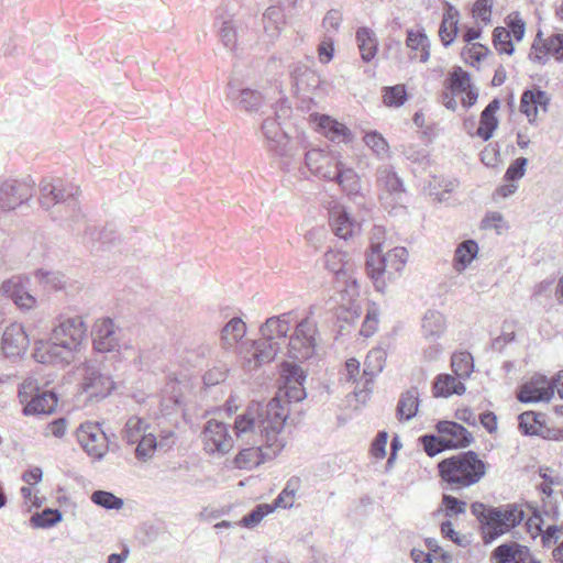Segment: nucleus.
Wrapping results in <instances>:
<instances>
[{
  "instance_id": "obj_11",
  "label": "nucleus",
  "mask_w": 563,
  "mask_h": 563,
  "mask_svg": "<svg viewBox=\"0 0 563 563\" xmlns=\"http://www.w3.org/2000/svg\"><path fill=\"white\" fill-rule=\"evenodd\" d=\"M279 352L278 346L269 341H247L239 346L238 357L241 366L246 371H254L275 358Z\"/></svg>"
},
{
  "instance_id": "obj_12",
  "label": "nucleus",
  "mask_w": 563,
  "mask_h": 563,
  "mask_svg": "<svg viewBox=\"0 0 563 563\" xmlns=\"http://www.w3.org/2000/svg\"><path fill=\"white\" fill-rule=\"evenodd\" d=\"M201 439L203 448L209 454L224 455L230 452L234 445L228 424L216 419L207 421L201 433Z\"/></svg>"
},
{
  "instance_id": "obj_15",
  "label": "nucleus",
  "mask_w": 563,
  "mask_h": 563,
  "mask_svg": "<svg viewBox=\"0 0 563 563\" xmlns=\"http://www.w3.org/2000/svg\"><path fill=\"white\" fill-rule=\"evenodd\" d=\"M236 431V429L234 428ZM235 435L239 440L245 441L247 443H252L251 448L243 449L239 452V454L234 459V463L239 468H252L261 463H263L266 459H271L275 456L280 451H274L273 448L268 446L265 439L258 437L256 440L240 438L235 432Z\"/></svg>"
},
{
  "instance_id": "obj_59",
  "label": "nucleus",
  "mask_w": 563,
  "mask_h": 563,
  "mask_svg": "<svg viewBox=\"0 0 563 563\" xmlns=\"http://www.w3.org/2000/svg\"><path fill=\"white\" fill-rule=\"evenodd\" d=\"M527 165L528 159L526 157H519L516 161H514L506 170V180L516 181L521 179L526 174Z\"/></svg>"
},
{
  "instance_id": "obj_9",
  "label": "nucleus",
  "mask_w": 563,
  "mask_h": 563,
  "mask_svg": "<svg viewBox=\"0 0 563 563\" xmlns=\"http://www.w3.org/2000/svg\"><path fill=\"white\" fill-rule=\"evenodd\" d=\"M93 346L98 352H112L130 345L124 341V332L112 319L101 318L97 320L92 329Z\"/></svg>"
},
{
  "instance_id": "obj_61",
  "label": "nucleus",
  "mask_w": 563,
  "mask_h": 563,
  "mask_svg": "<svg viewBox=\"0 0 563 563\" xmlns=\"http://www.w3.org/2000/svg\"><path fill=\"white\" fill-rule=\"evenodd\" d=\"M442 506L444 507L446 516L464 514L466 510V503L450 495L443 496Z\"/></svg>"
},
{
  "instance_id": "obj_31",
  "label": "nucleus",
  "mask_w": 563,
  "mask_h": 563,
  "mask_svg": "<svg viewBox=\"0 0 563 563\" xmlns=\"http://www.w3.org/2000/svg\"><path fill=\"white\" fill-rule=\"evenodd\" d=\"M246 334V324L241 318H232L222 328L220 334L221 346L230 350L238 345Z\"/></svg>"
},
{
  "instance_id": "obj_1",
  "label": "nucleus",
  "mask_w": 563,
  "mask_h": 563,
  "mask_svg": "<svg viewBox=\"0 0 563 563\" xmlns=\"http://www.w3.org/2000/svg\"><path fill=\"white\" fill-rule=\"evenodd\" d=\"M280 376L283 386L273 399L265 405L252 401L245 411L235 418V429L240 438L256 440L262 437L275 452L282 451L285 446L282 433L289 409L283 402V398L298 402L307 396L303 387L306 374L300 366L286 362L282 365Z\"/></svg>"
},
{
  "instance_id": "obj_60",
  "label": "nucleus",
  "mask_w": 563,
  "mask_h": 563,
  "mask_svg": "<svg viewBox=\"0 0 563 563\" xmlns=\"http://www.w3.org/2000/svg\"><path fill=\"white\" fill-rule=\"evenodd\" d=\"M494 0H476L473 7V15L484 23H489Z\"/></svg>"
},
{
  "instance_id": "obj_51",
  "label": "nucleus",
  "mask_w": 563,
  "mask_h": 563,
  "mask_svg": "<svg viewBox=\"0 0 563 563\" xmlns=\"http://www.w3.org/2000/svg\"><path fill=\"white\" fill-rule=\"evenodd\" d=\"M62 512L57 509L46 508L41 514H35L31 522L37 528H48L62 521Z\"/></svg>"
},
{
  "instance_id": "obj_13",
  "label": "nucleus",
  "mask_w": 563,
  "mask_h": 563,
  "mask_svg": "<svg viewBox=\"0 0 563 563\" xmlns=\"http://www.w3.org/2000/svg\"><path fill=\"white\" fill-rule=\"evenodd\" d=\"M34 181L31 178L9 179L0 185V209L13 210L33 196Z\"/></svg>"
},
{
  "instance_id": "obj_28",
  "label": "nucleus",
  "mask_w": 563,
  "mask_h": 563,
  "mask_svg": "<svg viewBox=\"0 0 563 563\" xmlns=\"http://www.w3.org/2000/svg\"><path fill=\"white\" fill-rule=\"evenodd\" d=\"M499 107L500 102L498 99L490 101L481 114L477 130L474 133L468 131V133L472 136L482 139L483 141H488L493 136L495 130L498 128V119L496 113L499 110Z\"/></svg>"
},
{
  "instance_id": "obj_37",
  "label": "nucleus",
  "mask_w": 563,
  "mask_h": 563,
  "mask_svg": "<svg viewBox=\"0 0 563 563\" xmlns=\"http://www.w3.org/2000/svg\"><path fill=\"white\" fill-rule=\"evenodd\" d=\"M545 51L544 54L541 53V48L533 46L536 49V54L531 56L534 60L538 63H545L547 55L553 56L558 60L563 59V34H554L551 35L549 38L544 41V44L542 46Z\"/></svg>"
},
{
  "instance_id": "obj_16",
  "label": "nucleus",
  "mask_w": 563,
  "mask_h": 563,
  "mask_svg": "<svg viewBox=\"0 0 563 563\" xmlns=\"http://www.w3.org/2000/svg\"><path fill=\"white\" fill-rule=\"evenodd\" d=\"M338 155L342 154L338 151L328 153L320 148H312L306 153L305 164L313 175L327 180H334Z\"/></svg>"
},
{
  "instance_id": "obj_44",
  "label": "nucleus",
  "mask_w": 563,
  "mask_h": 563,
  "mask_svg": "<svg viewBox=\"0 0 563 563\" xmlns=\"http://www.w3.org/2000/svg\"><path fill=\"white\" fill-rule=\"evenodd\" d=\"M451 366L459 378L465 379L474 369L473 357L468 352H455L452 355Z\"/></svg>"
},
{
  "instance_id": "obj_26",
  "label": "nucleus",
  "mask_w": 563,
  "mask_h": 563,
  "mask_svg": "<svg viewBox=\"0 0 563 563\" xmlns=\"http://www.w3.org/2000/svg\"><path fill=\"white\" fill-rule=\"evenodd\" d=\"M334 180L349 195L362 192V180L360 175L350 166L343 155L336 156V172Z\"/></svg>"
},
{
  "instance_id": "obj_57",
  "label": "nucleus",
  "mask_w": 563,
  "mask_h": 563,
  "mask_svg": "<svg viewBox=\"0 0 563 563\" xmlns=\"http://www.w3.org/2000/svg\"><path fill=\"white\" fill-rule=\"evenodd\" d=\"M274 511V507L267 504L258 505L250 515L245 516L240 525L246 528L256 527L268 514Z\"/></svg>"
},
{
  "instance_id": "obj_53",
  "label": "nucleus",
  "mask_w": 563,
  "mask_h": 563,
  "mask_svg": "<svg viewBox=\"0 0 563 563\" xmlns=\"http://www.w3.org/2000/svg\"><path fill=\"white\" fill-rule=\"evenodd\" d=\"M137 446L135 449V455L140 461L146 462L148 461L157 448V441L152 433H147L142 437L137 442Z\"/></svg>"
},
{
  "instance_id": "obj_27",
  "label": "nucleus",
  "mask_w": 563,
  "mask_h": 563,
  "mask_svg": "<svg viewBox=\"0 0 563 563\" xmlns=\"http://www.w3.org/2000/svg\"><path fill=\"white\" fill-rule=\"evenodd\" d=\"M406 46L410 51V59L427 63L430 59V40L421 30H408Z\"/></svg>"
},
{
  "instance_id": "obj_52",
  "label": "nucleus",
  "mask_w": 563,
  "mask_h": 563,
  "mask_svg": "<svg viewBox=\"0 0 563 563\" xmlns=\"http://www.w3.org/2000/svg\"><path fill=\"white\" fill-rule=\"evenodd\" d=\"M91 500L106 509L119 510L123 507V500L110 492L96 490L91 495Z\"/></svg>"
},
{
  "instance_id": "obj_48",
  "label": "nucleus",
  "mask_w": 563,
  "mask_h": 563,
  "mask_svg": "<svg viewBox=\"0 0 563 563\" xmlns=\"http://www.w3.org/2000/svg\"><path fill=\"white\" fill-rule=\"evenodd\" d=\"M147 424L137 417H131L126 423L123 431L124 439L131 443H136L143 435L147 434Z\"/></svg>"
},
{
  "instance_id": "obj_8",
  "label": "nucleus",
  "mask_w": 563,
  "mask_h": 563,
  "mask_svg": "<svg viewBox=\"0 0 563 563\" xmlns=\"http://www.w3.org/2000/svg\"><path fill=\"white\" fill-rule=\"evenodd\" d=\"M19 398L24 404V415L51 413L57 406V397L52 391H40L35 380L26 379L19 390Z\"/></svg>"
},
{
  "instance_id": "obj_29",
  "label": "nucleus",
  "mask_w": 563,
  "mask_h": 563,
  "mask_svg": "<svg viewBox=\"0 0 563 563\" xmlns=\"http://www.w3.org/2000/svg\"><path fill=\"white\" fill-rule=\"evenodd\" d=\"M493 555L497 563H526L529 549L517 542H509L497 547Z\"/></svg>"
},
{
  "instance_id": "obj_30",
  "label": "nucleus",
  "mask_w": 563,
  "mask_h": 563,
  "mask_svg": "<svg viewBox=\"0 0 563 563\" xmlns=\"http://www.w3.org/2000/svg\"><path fill=\"white\" fill-rule=\"evenodd\" d=\"M446 329V320L445 317L439 311H428L421 324V331L423 338L428 342L437 341Z\"/></svg>"
},
{
  "instance_id": "obj_54",
  "label": "nucleus",
  "mask_w": 563,
  "mask_h": 563,
  "mask_svg": "<svg viewBox=\"0 0 563 563\" xmlns=\"http://www.w3.org/2000/svg\"><path fill=\"white\" fill-rule=\"evenodd\" d=\"M379 323V309L375 303H372L367 308L366 317L363 321L360 333L365 336H372L378 328Z\"/></svg>"
},
{
  "instance_id": "obj_18",
  "label": "nucleus",
  "mask_w": 563,
  "mask_h": 563,
  "mask_svg": "<svg viewBox=\"0 0 563 563\" xmlns=\"http://www.w3.org/2000/svg\"><path fill=\"white\" fill-rule=\"evenodd\" d=\"M553 397V387L550 380L543 375H534L525 383L518 394L521 402L550 401Z\"/></svg>"
},
{
  "instance_id": "obj_2",
  "label": "nucleus",
  "mask_w": 563,
  "mask_h": 563,
  "mask_svg": "<svg viewBox=\"0 0 563 563\" xmlns=\"http://www.w3.org/2000/svg\"><path fill=\"white\" fill-rule=\"evenodd\" d=\"M87 327L81 317L59 320L48 340L35 342L34 357L40 363H69L80 351Z\"/></svg>"
},
{
  "instance_id": "obj_56",
  "label": "nucleus",
  "mask_w": 563,
  "mask_h": 563,
  "mask_svg": "<svg viewBox=\"0 0 563 563\" xmlns=\"http://www.w3.org/2000/svg\"><path fill=\"white\" fill-rule=\"evenodd\" d=\"M495 48L501 54L511 55L514 53V44L511 42L510 32L505 27H496L494 31Z\"/></svg>"
},
{
  "instance_id": "obj_64",
  "label": "nucleus",
  "mask_w": 563,
  "mask_h": 563,
  "mask_svg": "<svg viewBox=\"0 0 563 563\" xmlns=\"http://www.w3.org/2000/svg\"><path fill=\"white\" fill-rule=\"evenodd\" d=\"M14 303L22 310H32L36 307L37 300L23 288L15 295Z\"/></svg>"
},
{
  "instance_id": "obj_34",
  "label": "nucleus",
  "mask_w": 563,
  "mask_h": 563,
  "mask_svg": "<svg viewBox=\"0 0 563 563\" xmlns=\"http://www.w3.org/2000/svg\"><path fill=\"white\" fill-rule=\"evenodd\" d=\"M230 366L227 362L213 358L211 360L202 375V382L206 387H212L224 383L230 374Z\"/></svg>"
},
{
  "instance_id": "obj_10",
  "label": "nucleus",
  "mask_w": 563,
  "mask_h": 563,
  "mask_svg": "<svg viewBox=\"0 0 563 563\" xmlns=\"http://www.w3.org/2000/svg\"><path fill=\"white\" fill-rule=\"evenodd\" d=\"M79 194V187L62 179H43L40 183V205L49 211L57 205L70 202Z\"/></svg>"
},
{
  "instance_id": "obj_3",
  "label": "nucleus",
  "mask_w": 563,
  "mask_h": 563,
  "mask_svg": "<svg viewBox=\"0 0 563 563\" xmlns=\"http://www.w3.org/2000/svg\"><path fill=\"white\" fill-rule=\"evenodd\" d=\"M407 250L395 247L387 252L382 244H373L366 266L369 277L378 291H384L404 271L407 263Z\"/></svg>"
},
{
  "instance_id": "obj_23",
  "label": "nucleus",
  "mask_w": 563,
  "mask_h": 563,
  "mask_svg": "<svg viewBox=\"0 0 563 563\" xmlns=\"http://www.w3.org/2000/svg\"><path fill=\"white\" fill-rule=\"evenodd\" d=\"M550 97L543 90H526L520 100V111L527 117L529 123H534L540 113H547Z\"/></svg>"
},
{
  "instance_id": "obj_55",
  "label": "nucleus",
  "mask_w": 563,
  "mask_h": 563,
  "mask_svg": "<svg viewBox=\"0 0 563 563\" xmlns=\"http://www.w3.org/2000/svg\"><path fill=\"white\" fill-rule=\"evenodd\" d=\"M384 103L387 107H400L407 99V92L404 85H396L394 87L385 88Z\"/></svg>"
},
{
  "instance_id": "obj_21",
  "label": "nucleus",
  "mask_w": 563,
  "mask_h": 563,
  "mask_svg": "<svg viewBox=\"0 0 563 563\" xmlns=\"http://www.w3.org/2000/svg\"><path fill=\"white\" fill-rule=\"evenodd\" d=\"M449 89L453 96H461L465 108L472 107L478 98V93L472 87L468 73L461 67L454 69L450 75Z\"/></svg>"
},
{
  "instance_id": "obj_35",
  "label": "nucleus",
  "mask_w": 563,
  "mask_h": 563,
  "mask_svg": "<svg viewBox=\"0 0 563 563\" xmlns=\"http://www.w3.org/2000/svg\"><path fill=\"white\" fill-rule=\"evenodd\" d=\"M262 131L265 139L272 144V147L284 153L287 145V135L284 133L275 119L268 118L262 124Z\"/></svg>"
},
{
  "instance_id": "obj_22",
  "label": "nucleus",
  "mask_w": 563,
  "mask_h": 563,
  "mask_svg": "<svg viewBox=\"0 0 563 563\" xmlns=\"http://www.w3.org/2000/svg\"><path fill=\"white\" fill-rule=\"evenodd\" d=\"M113 388L110 377L102 375L95 368L87 367L84 374L82 391L90 400H98L108 396Z\"/></svg>"
},
{
  "instance_id": "obj_49",
  "label": "nucleus",
  "mask_w": 563,
  "mask_h": 563,
  "mask_svg": "<svg viewBox=\"0 0 563 563\" xmlns=\"http://www.w3.org/2000/svg\"><path fill=\"white\" fill-rule=\"evenodd\" d=\"M363 141H364L365 145L369 150H372L373 153L375 155H377L378 157L384 158V157L388 156L389 145L380 133H378L376 131L367 132L364 135Z\"/></svg>"
},
{
  "instance_id": "obj_36",
  "label": "nucleus",
  "mask_w": 563,
  "mask_h": 563,
  "mask_svg": "<svg viewBox=\"0 0 563 563\" xmlns=\"http://www.w3.org/2000/svg\"><path fill=\"white\" fill-rule=\"evenodd\" d=\"M418 407L419 391L417 388H411L401 395L397 406V416L400 420H410L417 415Z\"/></svg>"
},
{
  "instance_id": "obj_19",
  "label": "nucleus",
  "mask_w": 563,
  "mask_h": 563,
  "mask_svg": "<svg viewBox=\"0 0 563 563\" xmlns=\"http://www.w3.org/2000/svg\"><path fill=\"white\" fill-rule=\"evenodd\" d=\"M294 321L292 312H285L279 316L268 318L261 327L262 341H269L272 345L280 349L278 340L286 341L287 333Z\"/></svg>"
},
{
  "instance_id": "obj_20",
  "label": "nucleus",
  "mask_w": 563,
  "mask_h": 563,
  "mask_svg": "<svg viewBox=\"0 0 563 563\" xmlns=\"http://www.w3.org/2000/svg\"><path fill=\"white\" fill-rule=\"evenodd\" d=\"M437 429L445 449L465 448L473 441L472 433L456 422L440 421Z\"/></svg>"
},
{
  "instance_id": "obj_62",
  "label": "nucleus",
  "mask_w": 563,
  "mask_h": 563,
  "mask_svg": "<svg viewBox=\"0 0 563 563\" xmlns=\"http://www.w3.org/2000/svg\"><path fill=\"white\" fill-rule=\"evenodd\" d=\"M37 277L42 283L54 289H60L65 285V277L58 272L38 271Z\"/></svg>"
},
{
  "instance_id": "obj_47",
  "label": "nucleus",
  "mask_w": 563,
  "mask_h": 563,
  "mask_svg": "<svg viewBox=\"0 0 563 563\" xmlns=\"http://www.w3.org/2000/svg\"><path fill=\"white\" fill-rule=\"evenodd\" d=\"M386 361L385 350L377 347L368 352L364 363V375L374 376L382 372Z\"/></svg>"
},
{
  "instance_id": "obj_45",
  "label": "nucleus",
  "mask_w": 563,
  "mask_h": 563,
  "mask_svg": "<svg viewBox=\"0 0 563 563\" xmlns=\"http://www.w3.org/2000/svg\"><path fill=\"white\" fill-rule=\"evenodd\" d=\"M300 488V479L298 477H291L285 488L282 490V493L278 495V497L275 500V504L272 505L275 508H291L296 500L297 492Z\"/></svg>"
},
{
  "instance_id": "obj_63",
  "label": "nucleus",
  "mask_w": 563,
  "mask_h": 563,
  "mask_svg": "<svg viewBox=\"0 0 563 563\" xmlns=\"http://www.w3.org/2000/svg\"><path fill=\"white\" fill-rule=\"evenodd\" d=\"M441 532L445 538L450 539L457 545L465 547L468 544L467 538L455 531L451 521L442 522Z\"/></svg>"
},
{
  "instance_id": "obj_42",
  "label": "nucleus",
  "mask_w": 563,
  "mask_h": 563,
  "mask_svg": "<svg viewBox=\"0 0 563 563\" xmlns=\"http://www.w3.org/2000/svg\"><path fill=\"white\" fill-rule=\"evenodd\" d=\"M324 262L327 268L335 275L345 274V272L352 268L349 255L345 252L338 250L327 252Z\"/></svg>"
},
{
  "instance_id": "obj_50",
  "label": "nucleus",
  "mask_w": 563,
  "mask_h": 563,
  "mask_svg": "<svg viewBox=\"0 0 563 563\" xmlns=\"http://www.w3.org/2000/svg\"><path fill=\"white\" fill-rule=\"evenodd\" d=\"M519 420V429L522 431V433L528 435H536L539 434L542 424L539 420V416L534 413L533 411H527L521 413L518 417Z\"/></svg>"
},
{
  "instance_id": "obj_25",
  "label": "nucleus",
  "mask_w": 563,
  "mask_h": 563,
  "mask_svg": "<svg viewBox=\"0 0 563 563\" xmlns=\"http://www.w3.org/2000/svg\"><path fill=\"white\" fill-rule=\"evenodd\" d=\"M330 222L335 235L344 240L352 238L361 229L360 222L343 206H334L330 210Z\"/></svg>"
},
{
  "instance_id": "obj_41",
  "label": "nucleus",
  "mask_w": 563,
  "mask_h": 563,
  "mask_svg": "<svg viewBox=\"0 0 563 563\" xmlns=\"http://www.w3.org/2000/svg\"><path fill=\"white\" fill-rule=\"evenodd\" d=\"M457 12L449 9L444 14L439 29V36L444 46L451 45L457 34Z\"/></svg>"
},
{
  "instance_id": "obj_58",
  "label": "nucleus",
  "mask_w": 563,
  "mask_h": 563,
  "mask_svg": "<svg viewBox=\"0 0 563 563\" xmlns=\"http://www.w3.org/2000/svg\"><path fill=\"white\" fill-rule=\"evenodd\" d=\"M220 37L224 46L231 51L238 46V33L233 21H224L220 29Z\"/></svg>"
},
{
  "instance_id": "obj_40",
  "label": "nucleus",
  "mask_w": 563,
  "mask_h": 563,
  "mask_svg": "<svg viewBox=\"0 0 563 563\" xmlns=\"http://www.w3.org/2000/svg\"><path fill=\"white\" fill-rule=\"evenodd\" d=\"M356 41L362 58L365 62L372 60L377 52V41L374 32L367 27H361L356 32Z\"/></svg>"
},
{
  "instance_id": "obj_43",
  "label": "nucleus",
  "mask_w": 563,
  "mask_h": 563,
  "mask_svg": "<svg viewBox=\"0 0 563 563\" xmlns=\"http://www.w3.org/2000/svg\"><path fill=\"white\" fill-rule=\"evenodd\" d=\"M236 100L240 108L251 113L257 112L264 104L262 93L250 88L242 89Z\"/></svg>"
},
{
  "instance_id": "obj_32",
  "label": "nucleus",
  "mask_w": 563,
  "mask_h": 563,
  "mask_svg": "<svg viewBox=\"0 0 563 563\" xmlns=\"http://www.w3.org/2000/svg\"><path fill=\"white\" fill-rule=\"evenodd\" d=\"M377 186L382 189L380 199L402 192V183L394 170L388 167L377 169Z\"/></svg>"
},
{
  "instance_id": "obj_17",
  "label": "nucleus",
  "mask_w": 563,
  "mask_h": 563,
  "mask_svg": "<svg viewBox=\"0 0 563 563\" xmlns=\"http://www.w3.org/2000/svg\"><path fill=\"white\" fill-rule=\"evenodd\" d=\"M311 120L318 132L331 142L350 144L354 141L352 131L345 124L329 115L316 113L311 115Z\"/></svg>"
},
{
  "instance_id": "obj_14",
  "label": "nucleus",
  "mask_w": 563,
  "mask_h": 563,
  "mask_svg": "<svg viewBox=\"0 0 563 563\" xmlns=\"http://www.w3.org/2000/svg\"><path fill=\"white\" fill-rule=\"evenodd\" d=\"M77 439L87 454L96 460H101L108 452V439L97 423H82L77 430Z\"/></svg>"
},
{
  "instance_id": "obj_46",
  "label": "nucleus",
  "mask_w": 563,
  "mask_h": 563,
  "mask_svg": "<svg viewBox=\"0 0 563 563\" xmlns=\"http://www.w3.org/2000/svg\"><path fill=\"white\" fill-rule=\"evenodd\" d=\"M411 558L415 563H451L452 556L444 550L426 552L420 549H412Z\"/></svg>"
},
{
  "instance_id": "obj_6",
  "label": "nucleus",
  "mask_w": 563,
  "mask_h": 563,
  "mask_svg": "<svg viewBox=\"0 0 563 563\" xmlns=\"http://www.w3.org/2000/svg\"><path fill=\"white\" fill-rule=\"evenodd\" d=\"M318 345L316 322L307 317L299 321L288 339L286 355L296 361H305L313 356Z\"/></svg>"
},
{
  "instance_id": "obj_39",
  "label": "nucleus",
  "mask_w": 563,
  "mask_h": 563,
  "mask_svg": "<svg viewBox=\"0 0 563 563\" xmlns=\"http://www.w3.org/2000/svg\"><path fill=\"white\" fill-rule=\"evenodd\" d=\"M263 25L265 33L271 38H276L285 25L283 10L278 7L268 8L263 14Z\"/></svg>"
},
{
  "instance_id": "obj_4",
  "label": "nucleus",
  "mask_w": 563,
  "mask_h": 563,
  "mask_svg": "<svg viewBox=\"0 0 563 563\" xmlns=\"http://www.w3.org/2000/svg\"><path fill=\"white\" fill-rule=\"evenodd\" d=\"M441 478L452 489H462L478 483L486 474V465L473 452L461 453L439 463Z\"/></svg>"
},
{
  "instance_id": "obj_7",
  "label": "nucleus",
  "mask_w": 563,
  "mask_h": 563,
  "mask_svg": "<svg viewBox=\"0 0 563 563\" xmlns=\"http://www.w3.org/2000/svg\"><path fill=\"white\" fill-rule=\"evenodd\" d=\"M531 516L526 520V529L532 539L541 537L544 548L558 547L553 550L555 561L563 563V525H545L542 515L533 509Z\"/></svg>"
},
{
  "instance_id": "obj_5",
  "label": "nucleus",
  "mask_w": 563,
  "mask_h": 563,
  "mask_svg": "<svg viewBox=\"0 0 563 563\" xmlns=\"http://www.w3.org/2000/svg\"><path fill=\"white\" fill-rule=\"evenodd\" d=\"M530 516L526 514L522 506L516 504L488 508V512L485 515V527H483L485 542H490L509 532Z\"/></svg>"
},
{
  "instance_id": "obj_24",
  "label": "nucleus",
  "mask_w": 563,
  "mask_h": 563,
  "mask_svg": "<svg viewBox=\"0 0 563 563\" xmlns=\"http://www.w3.org/2000/svg\"><path fill=\"white\" fill-rule=\"evenodd\" d=\"M29 344V335L21 323L13 322L5 328L2 334V350L8 356L21 355L27 350Z\"/></svg>"
},
{
  "instance_id": "obj_33",
  "label": "nucleus",
  "mask_w": 563,
  "mask_h": 563,
  "mask_svg": "<svg viewBox=\"0 0 563 563\" xmlns=\"http://www.w3.org/2000/svg\"><path fill=\"white\" fill-rule=\"evenodd\" d=\"M478 244L474 240L460 243L455 250L453 267L457 273H463L478 254Z\"/></svg>"
},
{
  "instance_id": "obj_38",
  "label": "nucleus",
  "mask_w": 563,
  "mask_h": 563,
  "mask_svg": "<svg viewBox=\"0 0 563 563\" xmlns=\"http://www.w3.org/2000/svg\"><path fill=\"white\" fill-rule=\"evenodd\" d=\"M465 393V386L456 377L443 374L439 375L434 383V396L450 397L453 394L462 395Z\"/></svg>"
}]
</instances>
